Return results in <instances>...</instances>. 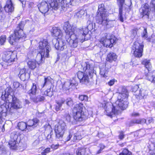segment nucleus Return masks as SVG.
I'll return each instance as SVG.
<instances>
[{"instance_id":"obj_1","label":"nucleus","mask_w":155,"mask_h":155,"mask_svg":"<svg viewBox=\"0 0 155 155\" xmlns=\"http://www.w3.org/2000/svg\"><path fill=\"white\" fill-rule=\"evenodd\" d=\"M89 22V25L87 27L77 29L76 31V28L75 26L70 25L68 22L64 23L63 29L66 34L65 38L71 47H76L79 41L82 43L87 40L85 37L88 32L89 28H93L92 24L90 23V21Z\"/></svg>"},{"instance_id":"obj_2","label":"nucleus","mask_w":155,"mask_h":155,"mask_svg":"<svg viewBox=\"0 0 155 155\" xmlns=\"http://www.w3.org/2000/svg\"><path fill=\"white\" fill-rule=\"evenodd\" d=\"M118 91L117 99L113 104L112 112L108 115L111 117H113L115 114H117L120 109L124 110L128 106L127 98L128 97V93L127 89L125 88L122 87L120 88Z\"/></svg>"},{"instance_id":"obj_3","label":"nucleus","mask_w":155,"mask_h":155,"mask_svg":"<svg viewBox=\"0 0 155 155\" xmlns=\"http://www.w3.org/2000/svg\"><path fill=\"white\" fill-rule=\"evenodd\" d=\"M10 88L7 87L2 94V99L6 101L5 104L8 106L7 109L9 114L13 113L15 109L21 108L22 107L21 102L14 95L10 94Z\"/></svg>"},{"instance_id":"obj_4","label":"nucleus","mask_w":155,"mask_h":155,"mask_svg":"<svg viewBox=\"0 0 155 155\" xmlns=\"http://www.w3.org/2000/svg\"><path fill=\"white\" fill-rule=\"evenodd\" d=\"M108 16V12L105 8L104 5L103 4L99 5L96 15L97 22L106 28L112 27L114 25V21L109 20Z\"/></svg>"},{"instance_id":"obj_5","label":"nucleus","mask_w":155,"mask_h":155,"mask_svg":"<svg viewBox=\"0 0 155 155\" xmlns=\"http://www.w3.org/2000/svg\"><path fill=\"white\" fill-rule=\"evenodd\" d=\"M81 68L85 72L78 71L77 73V76L81 83L86 84L89 81L88 74L92 76L93 74L95 73L94 65L89 62L83 63L81 64Z\"/></svg>"},{"instance_id":"obj_6","label":"nucleus","mask_w":155,"mask_h":155,"mask_svg":"<svg viewBox=\"0 0 155 155\" xmlns=\"http://www.w3.org/2000/svg\"><path fill=\"white\" fill-rule=\"evenodd\" d=\"M51 48L46 39H43L39 43V53L36 57V62L41 63L43 58H48Z\"/></svg>"},{"instance_id":"obj_7","label":"nucleus","mask_w":155,"mask_h":155,"mask_svg":"<svg viewBox=\"0 0 155 155\" xmlns=\"http://www.w3.org/2000/svg\"><path fill=\"white\" fill-rule=\"evenodd\" d=\"M24 26V22H21L16 28L14 33L9 37V42L11 44L13 45L14 42L21 39L24 40L26 36L23 30Z\"/></svg>"},{"instance_id":"obj_8","label":"nucleus","mask_w":155,"mask_h":155,"mask_svg":"<svg viewBox=\"0 0 155 155\" xmlns=\"http://www.w3.org/2000/svg\"><path fill=\"white\" fill-rule=\"evenodd\" d=\"M39 120L37 118H34L32 120H29L27 123L21 122L18 124L19 129L22 131H28L32 130L38 124Z\"/></svg>"},{"instance_id":"obj_9","label":"nucleus","mask_w":155,"mask_h":155,"mask_svg":"<svg viewBox=\"0 0 155 155\" xmlns=\"http://www.w3.org/2000/svg\"><path fill=\"white\" fill-rule=\"evenodd\" d=\"M17 55L16 52L12 51H6L4 52L2 54V59L3 62L1 63L2 66L5 68L11 64L15 61Z\"/></svg>"},{"instance_id":"obj_10","label":"nucleus","mask_w":155,"mask_h":155,"mask_svg":"<svg viewBox=\"0 0 155 155\" xmlns=\"http://www.w3.org/2000/svg\"><path fill=\"white\" fill-rule=\"evenodd\" d=\"M83 107L82 104L79 103L75 105L73 111L75 113L74 115V118L77 121H82L86 118L82 110Z\"/></svg>"},{"instance_id":"obj_11","label":"nucleus","mask_w":155,"mask_h":155,"mask_svg":"<svg viewBox=\"0 0 155 155\" xmlns=\"http://www.w3.org/2000/svg\"><path fill=\"white\" fill-rule=\"evenodd\" d=\"M66 129L65 123L62 120H60L55 126L54 130L56 138L59 140H61Z\"/></svg>"},{"instance_id":"obj_12","label":"nucleus","mask_w":155,"mask_h":155,"mask_svg":"<svg viewBox=\"0 0 155 155\" xmlns=\"http://www.w3.org/2000/svg\"><path fill=\"white\" fill-rule=\"evenodd\" d=\"M127 6L130 7L131 4V0H118L117 3L119 7V19L120 21L123 22L124 21V13L126 10L128 9V8H126L123 6L124 3Z\"/></svg>"},{"instance_id":"obj_13","label":"nucleus","mask_w":155,"mask_h":155,"mask_svg":"<svg viewBox=\"0 0 155 155\" xmlns=\"http://www.w3.org/2000/svg\"><path fill=\"white\" fill-rule=\"evenodd\" d=\"M116 40V38L114 36L110 34H107L101 39L100 41L104 46L111 48Z\"/></svg>"},{"instance_id":"obj_14","label":"nucleus","mask_w":155,"mask_h":155,"mask_svg":"<svg viewBox=\"0 0 155 155\" xmlns=\"http://www.w3.org/2000/svg\"><path fill=\"white\" fill-rule=\"evenodd\" d=\"M81 0H64L61 2V6L62 9L65 11L71 5L74 6L78 4Z\"/></svg>"},{"instance_id":"obj_15","label":"nucleus","mask_w":155,"mask_h":155,"mask_svg":"<svg viewBox=\"0 0 155 155\" xmlns=\"http://www.w3.org/2000/svg\"><path fill=\"white\" fill-rule=\"evenodd\" d=\"M63 38L59 39L58 40L57 39H54L52 40L53 44L54 45L55 48L60 51H62L66 47V43L64 41L62 40Z\"/></svg>"},{"instance_id":"obj_16","label":"nucleus","mask_w":155,"mask_h":155,"mask_svg":"<svg viewBox=\"0 0 155 155\" xmlns=\"http://www.w3.org/2000/svg\"><path fill=\"white\" fill-rule=\"evenodd\" d=\"M38 8L40 11L43 14L47 12L51 8L48 3L45 1H43L38 5Z\"/></svg>"},{"instance_id":"obj_17","label":"nucleus","mask_w":155,"mask_h":155,"mask_svg":"<svg viewBox=\"0 0 155 155\" xmlns=\"http://www.w3.org/2000/svg\"><path fill=\"white\" fill-rule=\"evenodd\" d=\"M150 9L148 4H145L144 5L140 10V12L143 17L147 16L148 17L149 13L150 12Z\"/></svg>"},{"instance_id":"obj_18","label":"nucleus","mask_w":155,"mask_h":155,"mask_svg":"<svg viewBox=\"0 0 155 155\" xmlns=\"http://www.w3.org/2000/svg\"><path fill=\"white\" fill-rule=\"evenodd\" d=\"M89 150L88 148H86L84 147L78 148L76 150L77 155H85L89 154Z\"/></svg>"},{"instance_id":"obj_19","label":"nucleus","mask_w":155,"mask_h":155,"mask_svg":"<svg viewBox=\"0 0 155 155\" xmlns=\"http://www.w3.org/2000/svg\"><path fill=\"white\" fill-rule=\"evenodd\" d=\"M143 45L141 41L137 40L135 41L133 46V50L143 51Z\"/></svg>"},{"instance_id":"obj_20","label":"nucleus","mask_w":155,"mask_h":155,"mask_svg":"<svg viewBox=\"0 0 155 155\" xmlns=\"http://www.w3.org/2000/svg\"><path fill=\"white\" fill-rule=\"evenodd\" d=\"M47 1L49 4L50 8L52 9L57 10L59 7V0H47Z\"/></svg>"},{"instance_id":"obj_21","label":"nucleus","mask_w":155,"mask_h":155,"mask_svg":"<svg viewBox=\"0 0 155 155\" xmlns=\"http://www.w3.org/2000/svg\"><path fill=\"white\" fill-rule=\"evenodd\" d=\"M52 32L53 36L58 37L59 39L62 38V31L59 28L56 27H53Z\"/></svg>"},{"instance_id":"obj_22","label":"nucleus","mask_w":155,"mask_h":155,"mask_svg":"<svg viewBox=\"0 0 155 155\" xmlns=\"http://www.w3.org/2000/svg\"><path fill=\"white\" fill-rule=\"evenodd\" d=\"M4 9L7 12H12L14 11V7L11 0H8L6 2Z\"/></svg>"},{"instance_id":"obj_23","label":"nucleus","mask_w":155,"mask_h":155,"mask_svg":"<svg viewBox=\"0 0 155 155\" xmlns=\"http://www.w3.org/2000/svg\"><path fill=\"white\" fill-rule=\"evenodd\" d=\"M75 84L69 81L65 82L62 86V89L64 91L67 93L68 91L72 86H74Z\"/></svg>"},{"instance_id":"obj_24","label":"nucleus","mask_w":155,"mask_h":155,"mask_svg":"<svg viewBox=\"0 0 155 155\" xmlns=\"http://www.w3.org/2000/svg\"><path fill=\"white\" fill-rule=\"evenodd\" d=\"M142 64L144 65L145 67L148 70V73H150L149 71L151 70V65L150 62V60L144 59L142 61Z\"/></svg>"},{"instance_id":"obj_25","label":"nucleus","mask_w":155,"mask_h":155,"mask_svg":"<svg viewBox=\"0 0 155 155\" xmlns=\"http://www.w3.org/2000/svg\"><path fill=\"white\" fill-rule=\"evenodd\" d=\"M117 58V56L115 53H110L108 54L106 60L110 62H112L113 61H115Z\"/></svg>"},{"instance_id":"obj_26","label":"nucleus","mask_w":155,"mask_h":155,"mask_svg":"<svg viewBox=\"0 0 155 155\" xmlns=\"http://www.w3.org/2000/svg\"><path fill=\"white\" fill-rule=\"evenodd\" d=\"M8 107V106L7 105H6L4 103L0 106V117L1 116L2 114L3 113L9 114L7 109V108Z\"/></svg>"},{"instance_id":"obj_27","label":"nucleus","mask_w":155,"mask_h":155,"mask_svg":"<svg viewBox=\"0 0 155 155\" xmlns=\"http://www.w3.org/2000/svg\"><path fill=\"white\" fill-rule=\"evenodd\" d=\"M65 102V100L63 98H61L60 99L56 101L57 105L56 106L55 110L58 111L60 110L62 105Z\"/></svg>"},{"instance_id":"obj_28","label":"nucleus","mask_w":155,"mask_h":155,"mask_svg":"<svg viewBox=\"0 0 155 155\" xmlns=\"http://www.w3.org/2000/svg\"><path fill=\"white\" fill-rule=\"evenodd\" d=\"M148 94L147 91L142 89L140 90L139 91V92L138 94H136L135 95L139 97V98H144L145 97L147 96Z\"/></svg>"},{"instance_id":"obj_29","label":"nucleus","mask_w":155,"mask_h":155,"mask_svg":"<svg viewBox=\"0 0 155 155\" xmlns=\"http://www.w3.org/2000/svg\"><path fill=\"white\" fill-rule=\"evenodd\" d=\"M85 13V11L84 10H78L75 13V14L74 15V17L78 18H82Z\"/></svg>"},{"instance_id":"obj_30","label":"nucleus","mask_w":155,"mask_h":155,"mask_svg":"<svg viewBox=\"0 0 155 155\" xmlns=\"http://www.w3.org/2000/svg\"><path fill=\"white\" fill-rule=\"evenodd\" d=\"M27 64L29 68L33 70L36 67V61L34 60H30L28 62Z\"/></svg>"},{"instance_id":"obj_31","label":"nucleus","mask_w":155,"mask_h":155,"mask_svg":"<svg viewBox=\"0 0 155 155\" xmlns=\"http://www.w3.org/2000/svg\"><path fill=\"white\" fill-rule=\"evenodd\" d=\"M10 148L13 150H16L18 147V143L17 141L11 140L9 142Z\"/></svg>"},{"instance_id":"obj_32","label":"nucleus","mask_w":155,"mask_h":155,"mask_svg":"<svg viewBox=\"0 0 155 155\" xmlns=\"http://www.w3.org/2000/svg\"><path fill=\"white\" fill-rule=\"evenodd\" d=\"M145 76L146 79L155 84V76L152 75L150 73H146Z\"/></svg>"},{"instance_id":"obj_33","label":"nucleus","mask_w":155,"mask_h":155,"mask_svg":"<svg viewBox=\"0 0 155 155\" xmlns=\"http://www.w3.org/2000/svg\"><path fill=\"white\" fill-rule=\"evenodd\" d=\"M37 90V87L36 85L33 84L31 88L28 91L29 94L31 96L32 95H35Z\"/></svg>"},{"instance_id":"obj_34","label":"nucleus","mask_w":155,"mask_h":155,"mask_svg":"<svg viewBox=\"0 0 155 155\" xmlns=\"http://www.w3.org/2000/svg\"><path fill=\"white\" fill-rule=\"evenodd\" d=\"M82 138V136L81 135V133L79 132L74 134L73 140L74 141L77 140H81Z\"/></svg>"},{"instance_id":"obj_35","label":"nucleus","mask_w":155,"mask_h":155,"mask_svg":"<svg viewBox=\"0 0 155 155\" xmlns=\"http://www.w3.org/2000/svg\"><path fill=\"white\" fill-rule=\"evenodd\" d=\"M51 81V78L50 77L45 78L44 80V82L43 84L41 85V88H43L46 84L50 83Z\"/></svg>"},{"instance_id":"obj_36","label":"nucleus","mask_w":155,"mask_h":155,"mask_svg":"<svg viewBox=\"0 0 155 155\" xmlns=\"http://www.w3.org/2000/svg\"><path fill=\"white\" fill-rule=\"evenodd\" d=\"M133 51L134 55L137 58H140L142 56V53L143 51H135L133 50Z\"/></svg>"},{"instance_id":"obj_37","label":"nucleus","mask_w":155,"mask_h":155,"mask_svg":"<svg viewBox=\"0 0 155 155\" xmlns=\"http://www.w3.org/2000/svg\"><path fill=\"white\" fill-rule=\"evenodd\" d=\"M18 137V134L16 132H13L11 135V140L17 141Z\"/></svg>"},{"instance_id":"obj_38","label":"nucleus","mask_w":155,"mask_h":155,"mask_svg":"<svg viewBox=\"0 0 155 155\" xmlns=\"http://www.w3.org/2000/svg\"><path fill=\"white\" fill-rule=\"evenodd\" d=\"M6 37L5 35H2L0 37V45H4L6 41Z\"/></svg>"},{"instance_id":"obj_39","label":"nucleus","mask_w":155,"mask_h":155,"mask_svg":"<svg viewBox=\"0 0 155 155\" xmlns=\"http://www.w3.org/2000/svg\"><path fill=\"white\" fill-rule=\"evenodd\" d=\"M131 153L127 149H124L119 155H131Z\"/></svg>"},{"instance_id":"obj_40","label":"nucleus","mask_w":155,"mask_h":155,"mask_svg":"<svg viewBox=\"0 0 155 155\" xmlns=\"http://www.w3.org/2000/svg\"><path fill=\"white\" fill-rule=\"evenodd\" d=\"M66 104L69 106H72L73 104V102L71 98H68L66 100Z\"/></svg>"},{"instance_id":"obj_41","label":"nucleus","mask_w":155,"mask_h":155,"mask_svg":"<svg viewBox=\"0 0 155 155\" xmlns=\"http://www.w3.org/2000/svg\"><path fill=\"white\" fill-rule=\"evenodd\" d=\"M45 98L44 96H38L35 99H34L33 101L35 102H38L39 101H42L45 100Z\"/></svg>"},{"instance_id":"obj_42","label":"nucleus","mask_w":155,"mask_h":155,"mask_svg":"<svg viewBox=\"0 0 155 155\" xmlns=\"http://www.w3.org/2000/svg\"><path fill=\"white\" fill-rule=\"evenodd\" d=\"M141 29H143V34H142V37L144 38H146L147 37V29L143 27H142Z\"/></svg>"},{"instance_id":"obj_43","label":"nucleus","mask_w":155,"mask_h":155,"mask_svg":"<svg viewBox=\"0 0 155 155\" xmlns=\"http://www.w3.org/2000/svg\"><path fill=\"white\" fill-rule=\"evenodd\" d=\"M50 150L51 149L50 148H47L41 152V155H46L47 153H48L51 152Z\"/></svg>"},{"instance_id":"obj_44","label":"nucleus","mask_w":155,"mask_h":155,"mask_svg":"<svg viewBox=\"0 0 155 155\" xmlns=\"http://www.w3.org/2000/svg\"><path fill=\"white\" fill-rule=\"evenodd\" d=\"M139 88V87L138 85H135L132 88V91L134 92L135 93L134 95H135L136 94H138L139 92V91L137 89Z\"/></svg>"},{"instance_id":"obj_45","label":"nucleus","mask_w":155,"mask_h":155,"mask_svg":"<svg viewBox=\"0 0 155 155\" xmlns=\"http://www.w3.org/2000/svg\"><path fill=\"white\" fill-rule=\"evenodd\" d=\"M88 98V97L85 95H80L79 97V99L82 101H87Z\"/></svg>"},{"instance_id":"obj_46","label":"nucleus","mask_w":155,"mask_h":155,"mask_svg":"<svg viewBox=\"0 0 155 155\" xmlns=\"http://www.w3.org/2000/svg\"><path fill=\"white\" fill-rule=\"evenodd\" d=\"M140 119H136L133 120L130 122V125L132 126L134 124H140Z\"/></svg>"},{"instance_id":"obj_47","label":"nucleus","mask_w":155,"mask_h":155,"mask_svg":"<svg viewBox=\"0 0 155 155\" xmlns=\"http://www.w3.org/2000/svg\"><path fill=\"white\" fill-rule=\"evenodd\" d=\"M106 71L103 69H100V74L103 77H107L106 74Z\"/></svg>"},{"instance_id":"obj_48","label":"nucleus","mask_w":155,"mask_h":155,"mask_svg":"<svg viewBox=\"0 0 155 155\" xmlns=\"http://www.w3.org/2000/svg\"><path fill=\"white\" fill-rule=\"evenodd\" d=\"M26 74L25 73L19 76L21 80L24 81L28 78V77H26Z\"/></svg>"},{"instance_id":"obj_49","label":"nucleus","mask_w":155,"mask_h":155,"mask_svg":"<svg viewBox=\"0 0 155 155\" xmlns=\"http://www.w3.org/2000/svg\"><path fill=\"white\" fill-rule=\"evenodd\" d=\"M100 150H99L97 152V154H99L101 152V151L105 148V146L102 144H100Z\"/></svg>"},{"instance_id":"obj_50","label":"nucleus","mask_w":155,"mask_h":155,"mask_svg":"<svg viewBox=\"0 0 155 155\" xmlns=\"http://www.w3.org/2000/svg\"><path fill=\"white\" fill-rule=\"evenodd\" d=\"M59 146V145L58 144H56V145L53 144L51 146V149H53V150H56L58 148Z\"/></svg>"},{"instance_id":"obj_51","label":"nucleus","mask_w":155,"mask_h":155,"mask_svg":"<svg viewBox=\"0 0 155 155\" xmlns=\"http://www.w3.org/2000/svg\"><path fill=\"white\" fill-rule=\"evenodd\" d=\"M20 86V84L18 82H15L13 83V86L14 88H18Z\"/></svg>"},{"instance_id":"obj_52","label":"nucleus","mask_w":155,"mask_h":155,"mask_svg":"<svg viewBox=\"0 0 155 155\" xmlns=\"http://www.w3.org/2000/svg\"><path fill=\"white\" fill-rule=\"evenodd\" d=\"M153 119L152 118L149 117V118H147L146 120L147 124H149L150 123L153 121Z\"/></svg>"},{"instance_id":"obj_53","label":"nucleus","mask_w":155,"mask_h":155,"mask_svg":"<svg viewBox=\"0 0 155 155\" xmlns=\"http://www.w3.org/2000/svg\"><path fill=\"white\" fill-rule=\"evenodd\" d=\"M119 137V139L120 140H122L124 138V134L123 132H121L120 133Z\"/></svg>"},{"instance_id":"obj_54","label":"nucleus","mask_w":155,"mask_h":155,"mask_svg":"<svg viewBox=\"0 0 155 155\" xmlns=\"http://www.w3.org/2000/svg\"><path fill=\"white\" fill-rule=\"evenodd\" d=\"M25 73V69H21L19 75H21L22 74H24Z\"/></svg>"},{"instance_id":"obj_55","label":"nucleus","mask_w":155,"mask_h":155,"mask_svg":"<svg viewBox=\"0 0 155 155\" xmlns=\"http://www.w3.org/2000/svg\"><path fill=\"white\" fill-rule=\"evenodd\" d=\"M114 80H110L109 82H108V84L110 86H112L114 84Z\"/></svg>"},{"instance_id":"obj_56","label":"nucleus","mask_w":155,"mask_h":155,"mask_svg":"<svg viewBox=\"0 0 155 155\" xmlns=\"http://www.w3.org/2000/svg\"><path fill=\"white\" fill-rule=\"evenodd\" d=\"M27 3L29 7H32L34 5V3L32 2H27Z\"/></svg>"},{"instance_id":"obj_57","label":"nucleus","mask_w":155,"mask_h":155,"mask_svg":"<svg viewBox=\"0 0 155 155\" xmlns=\"http://www.w3.org/2000/svg\"><path fill=\"white\" fill-rule=\"evenodd\" d=\"M47 139L50 142H51L52 141V139L51 138V135H50V136L48 135Z\"/></svg>"},{"instance_id":"obj_58","label":"nucleus","mask_w":155,"mask_h":155,"mask_svg":"<svg viewBox=\"0 0 155 155\" xmlns=\"http://www.w3.org/2000/svg\"><path fill=\"white\" fill-rule=\"evenodd\" d=\"M140 124H143L146 122L147 120L144 119H140Z\"/></svg>"},{"instance_id":"obj_59","label":"nucleus","mask_w":155,"mask_h":155,"mask_svg":"<svg viewBox=\"0 0 155 155\" xmlns=\"http://www.w3.org/2000/svg\"><path fill=\"white\" fill-rule=\"evenodd\" d=\"M46 127L47 128H46L45 130H47V129L48 128L49 129V130H50V131L51 130V126L50 125L48 124V125H47L46 126V125L45 126V127H46Z\"/></svg>"},{"instance_id":"obj_60","label":"nucleus","mask_w":155,"mask_h":155,"mask_svg":"<svg viewBox=\"0 0 155 155\" xmlns=\"http://www.w3.org/2000/svg\"><path fill=\"white\" fill-rule=\"evenodd\" d=\"M71 137H72V135H71V134H70L66 138L67 141H68L69 140H70L71 138Z\"/></svg>"},{"instance_id":"obj_61","label":"nucleus","mask_w":155,"mask_h":155,"mask_svg":"<svg viewBox=\"0 0 155 155\" xmlns=\"http://www.w3.org/2000/svg\"><path fill=\"white\" fill-rule=\"evenodd\" d=\"M139 115V114L138 113H134L132 114V116H138Z\"/></svg>"},{"instance_id":"obj_62","label":"nucleus","mask_w":155,"mask_h":155,"mask_svg":"<svg viewBox=\"0 0 155 155\" xmlns=\"http://www.w3.org/2000/svg\"><path fill=\"white\" fill-rule=\"evenodd\" d=\"M137 28H135L134 30V35H135L137 34Z\"/></svg>"},{"instance_id":"obj_63","label":"nucleus","mask_w":155,"mask_h":155,"mask_svg":"<svg viewBox=\"0 0 155 155\" xmlns=\"http://www.w3.org/2000/svg\"><path fill=\"white\" fill-rule=\"evenodd\" d=\"M50 91V89H48V90H47V91H46V92H47V94H46V95L47 96H49V94H48V93Z\"/></svg>"},{"instance_id":"obj_64","label":"nucleus","mask_w":155,"mask_h":155,"mask_svg":"<svg viewBox=\"0 0 155 155\" xmlns=\"http://www.w3.org/2000/svg\"><path fill=\"white\" fill-rule=\"evenodd\" d=\"M22 3V4H23V2L24 1H25V0H19Z\"/></svg>"}]
</instances>
